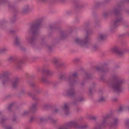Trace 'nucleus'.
I'll return each instance as SVG.
<instances>
[{
  "label": "nucleus",
  "instance_id": "nucleus-1",
  "mask_svg": "<svg viewBox=\"0 0 129 129\" xmlns=\"http://www.w3.org/2000/svg\"><path fill=\"white\" fill-rule=\"evenodd\" d=\"M42 20L43 18H42L37 19L35 23L32 24L28 29L29 32L31 33L32 36L30 37L26 36L25 38L26 41L32 46L35 44L36 40V37L34 36L38 34Z\"/></svg>",
  "mask_w": 129,
  "mask_h": 129
},
{
  "label": "nucleus",
  "instance_id": "nucleus-2",
  "mask_svg": "<svg viewBox=\"0 0 129 129\" xmlns=\"http://www.w3.org/2000/svg\"><path fill=\"white\" fill-rule=\"evenodd\" d=\"M124 82V80L118 75L114 74L112 75L111 79L108 81L107 84L114 91L121 92L123 90L122 85Z\"/></svg>",
  "mask_w": 129,
  "mask_h": 129
},
{
  "label": "nucleus",
  "instance_id": "nucleus-3",
  "mask_svg": "<svg viewBox=\"0 0 129 129\" xmlns=\"http://www.w3.org/2000/svg\"><path fill=\"white\" fill-rule=\"evenodd\" d=\"M114 14L116 17V19L114 21L112 25V28H115L118 26L123 20L122 17L118 9H116L114 10H112L108 12L103 13V16L105 18L108 17L110 15Z\"/></svg>",
  "mask_w": 129,
  "mask_h": 129
},
{
  "label": "nucleus",
  "instance_id": "nucleus-4",
  "mask_svg": "<svg viewBox=\"0 0 129 129\" xmlns=\"http://www.w3.org/2000/svg\"><path fill=\"white\" fill-rule=\"evenodd\" d=\"M78 76V74L76 72L70 73L68 75L65 73L61 74L59 75V79L64 81L71 85H73L77 83L76 79Z\"/></svg>",
  "mask_w": 129,
  "mask_h": 129
},
{
  "label": "nucleus",
  "instance_id": "nucleus-5",
  "mask_svg": "<svg viewBox=\"0 0 129 129\" xmlns=\"http://www.w3.org/2000/svg\"><path fill=\"white\" fill-rule=\"evenodd\" d=\"M71 127L78 129H87L89 128V126L87 124L81 125L78 124L77 121L73 120L65 123L59 127L58 129H69Z\"/></svg>",
  "mask_w": 129,
  "mask_h": 129
},
{
  "label": "nucleus",
  "instance_id": "nucleus-6",
  "mask_svg": "<svg viewBox=\"0 0 129 129\" xmlns=\"http://www.w3.org/2000/svg\"><path fill=\"white\" fill-rule=\"evenodd\" d=\"M88 37V36L87 35L83 39H82L80 38H76L75 39V41L77 44L82 47L87 48L89 45L88 43L89 40Z\"/></svg>",
  "mask_w": 129,
  "mask_h": 129
},
{
  "label": "nucleus",
  "instance_id": "nucleus-7",
  "mask_svg": "<svg viewBox=\"0 0 129 129\" xmlns=\"http://www.w3.org/2000/svg\"><path fill=\"white\" fill-rule=\"evenodd\" d=\"M9 74L7 72H5L0 74V79H2L3 85L7 84L10 81L8 76Z\"/></svg>",
  "mask_w": 129,
  "mask_h": 129
},
{
  "label": "nucleus",
  "instance_id": "nucleus-8",
  "mask_svg": "<svg viewBox=\"0 0 129 129\" xmlns=\"http://www.w3.org/2000/svg\"><path fill=\"white\" fill-rule=\"evenodd\" d=\"M64 93L66 95L70 97L74 96L76 94L74 89L73 87L70 88L65 90Z\"/></svg>",
  "mask_w": 129,
  "mask_h": 129
},
{
  "label": "nucleus",
  "instance_id": "nucleus-9",
  "mask_svg": "<svg viewBox=\"0 0 129 129\" xmlns=\"http://www.w3.org/2000/svg\"><path fill=\"white\" fill-rule=\"evenodd\" d=\"M61 111L66 115H69L70 112V107L68 103H65L61 107Z\"/></svg>",
  "mask_w": 129,
  "mask_h": 129
},
{
  "label": "nucleus",
  "instance_id": "nucleus-10",
  "mask_svg": "<svg viewBox=\"0 0 129 129\" xmlns=\"http://www.w3.org/2000/svg\"><path fill=\"white\" fill-rule=\"evenodd\" d=\"M119 122L118 119L116 117L112 118V121L109 124L110 129H114L118 124Z\"/></svg>",
  "mask_w": 129,
  "mask_h": 129
},
{
  "label": "nucleus",
  "instance_id": "nucleus-11",
  "mask_svg": "<svg viewBox=\"0 0 129 129\" xmlns=\"http://www.w3.org/2000/svg\"><path fill=\"white\" fill-rule=\"evenodd\" d=\"M106 37L107 35L103 33H100L99 34L96 39L98 42H100L105 40Z\"/></svg>",
  "mask_w": 129,
  "mask_h": 129
},
{
  "label": "nucleus",
  "instance_id": "nucleus-12",
  "mask_svg": "<svg viewBox=\"0 0 129 129\" xmlns=\"http://www.w3.org/2000/svg\"><path fill=\"white\" fill-rule=\"evenodd\" d=\"M107 120L105 118H102V120L100 123L98 124L95 127L94 129H101L104 127L106 125Z\"/></svg>",
  "mask_w": 129,
  "mask_h": 129
},
{
  "label": "nucleus",
  "instance_id": "nucleus-13",
  "mask_svg": "<svg viewBox=\"0 0 129 129\" xmlns=\"http://www.w3.org/2000/svg\"><path fill=\"white\" fill-rule=\"evenodd\" d=\"M23 62V59H20L17 61L16 64L15 66L16 69L20 71L22 69V64Z\"/></svg>",
  "mask_w": 129,
  "mask_h": 129
},
{
  "label": "nucleus",
  "instance_id": "nucleus-14",
  "mask_svg": "<svg viewBox=\"0 0 129 129\" xmlns=\"http://www.w3.org/2000/svg\"><path fill=\"white\" fill-rule=\"evenodd\" d=\"M69 32L66 31L61 30L60 32L59 39L62 40L66 37L68 34Z\"/></svg>",
  "mask_w": 129,
  "mask_h": 129
},
{
  "label": "nucleus",
  "instance_id": "nucleus-15",
  "mask_svg": "<svg viewBox=\"0 0 129 129\" xmlns=\"http://www.w3.org/2000/svg\"><path fill=\"white\" fill-rule=\"evenodd\" d=\"M96 70L98 71H101L103 73H106L108 71L109 69L107 67H103L101 68L99 67H96Z\"/></svg>",
  "mask_w": 129,
  "mask_h": 129
},
{
  "label": "nucleus",
  "instance_id": "nucleus-16",
  "mask_svg": "<svg viewBox=\"0 0 129 129\" xmlns=\"http://www.w3.org/2000/svg\"><path fill=\"white\" fill-rule=\"evenodd\" d=\"M20 81V79L19 78L16 77L15 78L12 83V86L14 88H16L17 87Z\"/></svg>",
  "mask_w": 129,
  "mask_h": 129
},
{
  "label": "nucleus",
  "instance_id": "nucleus-17",
  "mask_svg": "<svg viewBox=\"0 0 129 129\" xmlns=\"http://www.w3.org/2000/svg\"><path fill=\"white\" fill-rule=\"evenodd\" d=\"M42 73L43 74L50 76H52L53 74V73L50 70L48 69H43L42 70Z\"/></svg>",
  "mask_w": 129,
  "mask_h": 129
},
{
  "label": "nucleus",
  "instance_id": "nucleus-18",
  "mask_svg": "<svg viewBox=\"0 0 129 129\" xmlns=\"http://www.w3.org/2000/svg\"><path fill=\"white\" fill-rule=\"evenodd\" d=\"M111 51L113 52H115L120 56H121L123 54L122 52L121 51L116 47L112 48Z\"/></svg>",
  "mask_w": 129,
  "mask_h": 129
},
{
  "label": "nucleus",
  "instance_id": "nucleus-19",
  "mask_svg": "<svg viewBox=\"0 0 129 129\" xmlns=\"http://www.w3.org/2000/svg\"><path fill=\"white\" fill-rule=\"evenodd\" d=\"M37 105V104L36 103H35L32 104L30 107L29 110L30 112L34 113L36 111Z\"/></svg>",
  "mask_w": 129,
  "mask_h": 129
},
{
  "label": "nucleus",
  "instance_id": "nucleus-20",
  "mask_svg": "<svg viewBox=\"0 0 129 129\" xmlns=\"http://www.w3.org/2000/svg\"><path fill=\"white\" fill-rule=\"evenodd\" d=\"M44 74H43L42 75L40 78V81L46 84H48L49 83V82L48 81L47 79Z\"/></svg>",
  "mask_w": 129,
  "mask_h": 129
},
{
  "label": "nucleus",
  "instance_id": "nucleus-21",
  "mask_svg": "<svg viewBox=\"0 0 129 129\" xmlns=\"http://www.w3.org/2000/svg\"><path fill=\"white\" fill-rule=\"evenodd\" d=\"M27 94L28 95L30 96L33 100L36 101H38L39 100V98L37 97L36 96L33 95L31 92H28Z\"/></svg>",
  "mask_w": 129,
  "mask_h": 129
},
{
  "label": "nucleus",
  "instance_id": "nucleus-22",
  "mask_svg": "<svg viewBox=\"0 0 129 129\" xmlns=\"http://www.w3.org/2000/svg\"><path fill=\"white\" fill-rule=\"evenodd\" d=\"M21 39L18 36H16L15 39V44L17 46L19 45L20 44V42Z\"/></svg>",
  "mask_w": 129,
  "mask_h": 129
},
{
  "label": "nucleus",
  "instance_id": "nucleus-23",
  "mask_svg": "<svg viewBox=\"0 0 129 129\" xmlns=\"http://www.w3.org/2000/svg\"><path fill=\"white\" fill-rule=\"evenodd\" d=\"M84 100V99L83 97L78 98L74 101L73 103L74 105H76L78 103L81 102Z\"/></svg>",
  "mask_w": 129,
  "mask_h": 129
},
{
  "label": "nucleus",
  "instance_id": "nucleus-24",
  "mask_svg": "<svg viewBox=\"0 0 129 129\" xmlns=\"http://www.w3.org/2000/svg\"><path fill=\"white\" fill-rule=\"evenodd\" d=\"M30 10L29 7V5H25L22 10V12L25 14L28 11Z\"/></svg>",
  "mask_w": 129,
  "mask_h": 129
},
{
  "label": "nucleus",
  "instance_id": "nucleus-25",
  "mask_svg": "<svg viewBox=\"0 0 129 129\" xmlns=\"http://www.w3.org/2000/svg\"><path fill=\"white\" fill-rule=\"evenodd\" d=\"M98 101L100 103H104L106 101V99L104 97L101 96L99 98Z\"/></svg>",
  "mask_w": 129,
  "mask_h": 129
},
{
  "label": "nucleus",
  "instance_id": "nucleus-26",
  "mask_svg": "<svg viewBox=\"0 0 129 129\" xmlns=\"http://www.w3.org/2000/svg\"><path fill=\"white\" fill-rule=\"evenodd\" d=\"M59 60L58 59L55 58H54L52 59V62H53L54 64L55 65L56 68H58V66L57 65V63L59 62Z\"/></svg>",
  "mask_w": 129,
  "mask_h": 129
},
{
  "label": "nucleus",
  "instance_id": "nucleus-27",
  "mask_svg": "<svg viewBox=\"0 0 129 129\" xmlns=\"http://www.w3.org/2000/svg\"><path fill=\"white\" fill-rule=\"evenodd\" d=\"M77 3L75 5V8L76 9L80 8L82 7V6L81 5L79 4V1H77V2H75Z\"/></svg>",
  "mask_w": 129,
  "mask_h": 129
},
{
  "label": "nucleus",
  "instance_id": "nucleus-28",
  "mask_svg": "<svg viewBox=\"0 0 129 129\" xmlns=\"http://www.w3.org/2000/svg\"><path fill=\"white\" fill-rule=\"evenodd\" d=\"M112 117V115L110 114H106L102 116V118H105L107 120V119L108 118H111Z\"/></svg>",
  "mask_w": 129,
  "mask_h": 129
},
{
  "label": "nucleus",
  "instance_id": "nucleus-29",
  "mask_svg": "<svg viewBox=\"0 0 129 129\" xmlns=\"http://www.w3.org/2000/svg\"><path fill=\"white\" fill-rule=\"evenodd\" d=\"M112 117V115L110 114H106L102 116V118H105L107 120V119L108 118H111Z\"/></svg>",
  "mask_w": 129,
  "mask_h": 129
},
{
  "label": "nucleus",
  "instance_id": "nucleus-30",
  "mask_svg": "<svg viewBox=\"0 0 129 129\" xmlns=\"http://www.w3.org/2000/svg\"><path fill=\"white\" fill-rule=\"evenodd\" d=\"M48 119L51 120L52 122L54 123H56L57 122V120H56L53 119L50 116L48 117Z\"/></svg>",
  "mask_w": 129,
  "mask_h": 129
},
{
  "label": "nucleus",
  "instance_id": "nucleus-31",
  "mask_svg": "<svg viewBox=\"0 0 129 129\" xmlns=\"http://www.w3.org/2000/svg\"><path fill=\"white\" fill-rule=\"evenodd\" d=\"M8 50V49L6 48H4L0 49V52L1 53H4Z\"/></svg>",
  "mask_w": 129,
  "mask_h": 129
},
{
  "label": "nucleus",
  "instance_id": "nucleus-32",
  "mask_svg": "<svg viewBox=\"0 0 129 129\" xmlns=\"http://www.w3.org/2000/svg\"><path fill=\"white\" fill-rule=\"evenodd\" d=\"M123 110V108L122 106H120L116 111L117 113H119L121 112Z\"/></svg>",
  "mask_w": 129,
  "mask_h": 129
},
{
  "label": "nucleus",
  "instance_id": "nucleus-33",
  "mask_svg": "<svg viewBox=\"0 0 129 129\" xmlns=\"http://www.w3.org/2000/svg\"><path fill=\"white\" fill-rule=\"evenodd\" d=\"M30 112L29 110L25 111L24 112L23 114V116H25L28 115L29 113Z\"/></svg>",
  "mask_w": 129,
  "mask_h": 129
},
{
  "label": "nucleus",
  "instance_id": "nucleus-34",
  "mask_svg": "<svg viewBox=\"0 0 129 129\" xmlns=\"http://www.w3.org/2000/svg\"><path fill=\"white\" fill-rule=\"evenodd\" d=\"M125 124L126 126L129 127V119H127L125 120Z\"/></svg>",
  "mask_w": 129,
  "mask_h": 129
},
{
  "label": "nucleus",
  "instance_id": "nucleus-35",
  "mask_svg": "<svg viewBox=\"0 0 129 129\" xmlns=\"http://www.w3.org/2000/svg\"><path fill=\"white\" fill-rule=\"evenodd\" d=\"M49 27L52 30L55 29L56 26L54 24H52L50 25Z\"/></svg>",
  "mask_w": 129,
  "mask_h": 129
},
{
  "label": "nucleus",
  "instance_id": "nucleus-36",
  "mask_svg": "<svg viewBox=\"0 0 129 129\" xmlns=\"http://www.w3.org/2000/svg\"><path fill=\"white\" fill-rule=\"evenodd\" d=\"M29 84L30 86L32 87H35L36 85V84L35 83L31 82H29Z\"/></svg>",
  "mask_w": 129,
  "mask_h": 129
},
{
  "label": "nucleus",
  "instance_id": "nucleus-37",
  "mask_svg": "<svg viewBox=\"0 0 129 129\" xmlns=\"http://www.w3.org/2000/svg\"><path fill=\"white\" fill-rule=\"evenodd\" d=\"M7 119V118L3 116L2 117L1 119V122L3 123L5 122Z\"/></svg>",
  "mask_w": 129,
  "mask_h": 129
},
{
  "label": "nucleus",
  "instance_id": "nucleus-38",
  "mask_svg": "<svg viewBox=\"0 0 129 129\" xmlns=\"http://www.w3.org/2000/svg\"><path fill=\"white\" fill-rule=\"evenodd\" d=\"M45 120V119L43 117H41L39 118V121L40 122H43Z\"/></svg>",
  "mask_w": 129,
  "mask_h": 129
},
{
  "label": "nucleus",
  "instance_id": "nucleus-39",
  "mask_svg": "<svg viewBox=\"0 0 129 129\" xmlns=\"http://www.w3.org/2000/svg\"><path fill=\"white\" fill-rule=\"evenodd\" d=\"M4 127L5 129H12V127L9 125H4Z\"/></svg>",
  "mask_w": 129,
  "mask_h": 129
},
{
  "label": "nucleus",
  "instance_id": "nucleus-40",
  "mask_svg": "<svg viewBox=\"0 0 129 129\" xmlns=\"http://www.w3.org/2000/svg\"><path fill=\"white\" fill-rule=\"evenodd\" d=\"M16 20V19L15 17H14L11 18L10 20V21L12 23L14 22Z\"/></svg>",
  "mask_w": 129,
  "mask_h": 129
},
{
  "label": "nucleus",
  "instance_id": "nucleus-41",
  "mask_svg": "<svg viewBox=\"0 0 129 129\" xmlns=\"http://www.w3.org/2000/svg\"><path fill=\"white\" fill-rule=\"evenodd\" d=\"M14 57L12 56H10L8 58V60L11 61H13L14 60Z\"/></svg>",
  "mask_w": 129,
  "mask_h": 129
},
{
  "label": "nucleus",
  "instance_id": "nucleus-42",
  "mask_svg": "<svg viewBox=\"0 0 129 129\" xmlns=\"http://www.w3.org/2000/svg\"><path fill=\"white\" fill-rule=\"evenodd\" d=\"M98 48V46L96 45H94L92 47V49L93 50H96Z\"/></svg>",
  "mask_w": 129,
  "mask_h": 129
},
{
  "label": "nucleus",
  "instance_id": "nucleus-43",
  "mask_svg": "<svg viewBox=\"0 0 129 129\" xmlns=\"http://www.w3.org/2000/svg\"><path fill=\"white\" fill-rule=\"evenodd\" d=\"M60 111V110L58 108H56L53 111V112L56 113L59 112Z\"/></svg>",
  "mask_w": 129,
  "mask_h": 129
},
{
  "label": "nucleus",
  "instance_id": "nucleus-44",
  "mask_svg": "<svg viewBox=\"0 0 129 129\" xmlns=\"http://www.w3.org/2000/svg\"><path fill=\"white\" fill-rule=\"evenodd\" d=\"M112 101L113 102H117L118 100V99L115 97L112 98Z\"/></svg>",
  "mask_w": 129,
  "mask_h": 129
},
{
  "label": "nucleus",
  "instance_id": "nucleus-45",
  "mask_svg": "<svg viewBox=\"0 0 129 129\" xmlns=\"http://www.w3.org/2000/svg\"><path fill=\"white\" fill-rule=\"evenodd\" d=\"M34 119V116H31L29 120V122H31L33 121Z\"/></svg>",
  "mask_w": 129,
  "mask_h": 129
},
{
  "label": "nucleus",
  "instance_id": "nucleus-46",
  "mask_svg": "<svg viewBox=\"0 0 129 129\" xmlns=\"http://www.w3.org/2000/svg\"><path fill=\"white\" fill-rule=\"evenodd\" d=\"M91 76V75L90 74H86V77L87 78H91L90 76Z\"/></svg>",
  "mask_w": 129,
  "mask_h": 129
},
{
  "label": "nucleus",
  "instance_id": "nucleus-47",
  "mask_svg": "<svg viewBox=\"0 0 129 129\" xmlns=\"http://www.w3.org/2000/svg\"><path fill=\"white\" fill-rule=\"evenodd\" d=\"M13 105V104H11L10 105L8 106V109L9 111H10L11 110V107Z\"/></svg>",
  "mask_w": 129,
  "mask_h": 129
},
{
  "label": "nucleus",
  "instance_id": "nucleus-48",
  "mask_svg": "<svg viewBox=\"0 0 129 129\" xmlns=\"http://www.w3.org/2000/svg\"><path fill=\"white\" fill-rule=\"evenodd\" d=\"M80 59L78 58H76L74 60V61L76 62H79L80 61Z\"/></svg>",
  "mask_w": 129,
  "mask_h": 129
},
{
  "label": "nucleus",
  "instance_id": "nucleus-49",
  "mask_svg": "<svg viewBox=\"0 0 129 129\" xmlns=\"http://www.w3.org/2000/svg\"><path fill=\"white\" fill-rule=\"evenodd\" d=\"M96 117L95 116H91L90 118L93 120H95L96 119Z\"/></svg>",
  "mask_w": 129,
  "mask_h": 129
},
{
  "label": "nucleus",
  "instance_id": "nucleus-50",
  "mask_svg": "<svg viewBox=\"0 0 129 129\" xmlns=\"http://www.w3.org/2000/svg\"><path fill=\"white\" fill-rule=\"evenodd\" d=\"M64 63H60L59 64V66H58V67H63V66H64Z\"/></svg>",
  "mask_w": 129,
  "mask_h": 129
},
{
  "label": "nucleus",
  "instance_id": "nucleus-51",
  "mask_svg": "<svg viewBox=\"0 0 129 129\" xmlns=\"http://www.w3.org/2000/svg\"><path fill=\"white\" fill-rule=\"evenodd\" d=\"M7 1V0H0V4H3L5 3Z\"/></svg>",
  "mask_w": 129,
  "mask_h": 129
},
{
  "label": "nucleus",
  "instance_id": "nucleus-52",
  "mask_svg": "<svg viewBox=\"0 0 129 129\" xmlns=\"http://www.w3.org/2000/svg\"><path fill=\"white\" fill-rule=\"evenodd\" d=\"M21 93L22 94H24L25 93V90L24 89H22L21 90Z\"/></svg>",
  "mask_w": 129,
  "mask_h": 129
},
{
  "label": "nucleus",
  "instance_id": "nucleus-53",
  "mask_svg": "<svg viewBox=\"0 0 129 129\" xmlns=\"http://www.w3.org/2000/svg\"><path fill=\"white\" fill-rule=\"evenodd\" d=\"M5 21H1L0 22V26H1L2 24H4L5 23Z\"/></svg>",
  "mask_w": 129,
  "mask_h": 129
},
{
  "label": "nucleus",
  "instance_id": "nucleus-54",
  "mask_svg": "<svg viewBox=\"0 0 129 129\" xmlns=\"http://www.w3.org/2000/svg\"><path fill=\"white\" fill-rule=\"evenodd\" d=\"M80 111V109L79 108H77L76 109V111L78 112Z\"/></svg>",
  "mask_w": 129,
  "mask_h": 129
},
{
  "label": "nucleus",
  "instance_id": "nucleus-55",
  "mask_svg": "<svg viewBox=\"0 0 129 129\" xmlns=\"http://www.w3.org/2000/svg\"><path fill=\"white\" fill-rule=\"evenodd\" d=\"M38 2H45L47 0H37Z\"/></svg>",
  "mask_w": 129,
  "mask_h": 129
},
{
  "label": "nucleus",
  "instance_id": "nucleus-56",
  "mask_svg": "<svg viewBox=\"0 0 129 129\" xmlns=\"http://www.w3.org/2000/svg\"><path fill=\"white\" fill-rule=\"evenodd\" d=\"M47 47L48 48V49L50 50H51L52 49V47L50 46H47Z\"/></svg>",
  "mask_w": 129,
  "mask_h": 129
},
{
  "label": "nucleus",
  "instance_id": "nucleus-57",
  "mask_svg": "<svg viewBox=\"0 0 129 129\" xmlns=\"http://www.w3.org/2000/svg\"><path fill=\"white\" fill-rule=\"evenodd\" d=\"M92 91H93L92 89H89V92L90 94H91L92 93Z\"/></svg>",
  "mask_w": 129,
  "mask_h": 129
},
{
  "label": "nucleus",
  "instance_id": "nucleus-58",
  "mask_svg": "<svg viewBox=\"0 0 129 129\" xmlns=\"http://www.w3.org/2000/svg\"><path fill=\"white\" fill-rule=\"evenodd\" d=\"M36 92L38 93H39L41 92V91L39 90H36Z\"/></svg>",
  "mask_w": 129,
  "mask_h": 129
},
{
  "label": "nucleus",
  "instance_id": "nucleus-59",
  "mask_svg": "<svg viewBox=\"0 0 129 129\" xmlns=\"http://www.w3.org/2000/svg\"><path fill=\"white\" fill-rule=\"evenodd\" d=\"M125 51L127 52H129V48H128L126 49Z\"/></svg>",
  "mask_w": 129,
  "mask_h": 129
},
{
  "label": "nucleus",
  "instance_id": "nucleus-60",
  "mask_svg": "<svg viewBox=\"0 0 129 129\" xmlns=\"http://www.w3.org/2000/svg\"><path fill=\"white\" fill-rule=\"evenodd\" d=\"M64 0H56V1L58 2H63Z\"/></svg>",
  "mask_w": 129,
  "mask_h": 129
},
{
  "label": "nucleus",
  "instance_id": "nucleus-61",
  "mask_svg": "<svg viewBox=\"0 0 129 129\" xmlns=\"http://www.w3.org/2000/svg\"><path fill=\"white\" fill-rule=\"evenodd\" d=\"M126 13L129 15V10H127L126 11Z\"/></svg>",
  "mask_w": 129,
  "mask_h": 129
},
{
  "label": "nucleus",
  "instance_id": "nucleus-62",
  "mask_svg": "<svg viewBox=\"0 0 129 129\" xmlns=\"http://www.w3.org/2000/svg\"><path fill=\"white\" fill-rule=\"evenodd\" d=\"M16 117L12 119V120L13 121H15L16 120Z\"/></svg>",
  "mask_w": 129,
  "mask_h": 129
},
{
  "label": "nucleus",
  "instance_id": "nucleus-63",
  "mask_svg": "<svg viewBox=\"0 0 129 129\" xmlns=\"http://www.w3.org/2000/svg\"><path fill=\"white\" fill-rule=\"evenodd\" d=\"M101 78L102 80H104V78L101 76Z\"/></svg>",
  "mask_w": 129,
  "mask_h": 129
},
{
  "label": "nucleus",
  "instance_id": "nucleus-64",
  "mask_svg": "<svg viewBox=\"0 0 129 129\" xmlns=\"http://www.w3.org/2000/svg\"><path fill=\"white\" fill-rule=\"evenodd\" d=\"M48 106V105L47 104H45L44 105L45 107H47Z\"/></svg>",
  "mask_w": 129,
  "mask_h": 129
}]
</instances>
